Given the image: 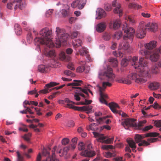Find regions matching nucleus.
I'll return each mask as SVG.
<instances>
[{
	"label": "nucleus",
	"instance_id": "ea45409f",
	"mask_svg": "<svg viewBox=\"0 0 161 161\" xmlns=\"http://www.w3.org/2000/svg\"><path fill=\"white\" fill-rule=\"evenodd\" d=\"M64 74L68 76H70L71 77H74L75 76L74 74L71 71L69 70L64 71Z\"/></svg>",
	"mask_w": 161,
	"mask_h": 161
},
{
	"label": "nucleus",
	"instance_id": "774afa93",
	"mask_svg": "<svg viewBox=\"0 0 161 161\" xmlns=\"http://www.w3.org/2000/svg\"><path fill=\"white\" fill-rule=\"evenodd\" d=\"M155 125L158 127H161V120H159L156 122Z\"/></svg>",
	"mask_w": 161,
	"mask_h": 161
},
{
	"label": "nucleus",
	"instance_id": "72a5a7b5",
	"mask_svg": "<svg viewBox=\"0 0 161 161\" xmlns=\"http://www.w3.org/2000/svg\"><path fill=\"white\" fill-rule=\"evenodd\" d=\"M80 54L82 56H84L85 54H86L88 53L86 48L85 47H82L81 49L79 50Z\"/></svg>",
	"mask_w": 161,
	"mask_h": 161
},
{
	"label": "nucleus",
	"instance_id": "f03ea898",
	"mask_svg": "<svg viewBox=\"0 0 161 161\" xmlns=\"http://www.w3.org/2000/svg\"><path fill=\"white\" fill-rule=\"evenodd\" d=\"M52 31L47 28L41 30L39 33V37H36L34 42L36 45H45L49 48L54 46V44L51 38Z\"/></svg>",
	"mask_w": 161,
	"mask_h": 161
},
{
	"label": "nucleus",
	"instance_id": "c85d7f7f",
	"mask_svg": "<svg viewBox=\"0 0 161 161\" xmlns=\"http://www.w3.org/2000/svg\"><path fill=\"white\" fill-rule=\"evenodd\" d=\"M159 86V83L157 82H154L151 83L149 85V87L152 90H154L158 89Z\"/></svg>",
	"mask_w": 161,
	"mask_h": 161
},
{
	"label": "nucleus",
	"instance_id": "c756f323",
	"mask_svg": "<svg viewBox=\"0 0 161 161\" xmlns=\"http://www.w3.org/2000/svg\"><path fill=\"white\" fill-rule=\"evenodd\" d=\"M109 62L111 63L112 66L114 67H116L118 66V61L115 58H111L109 59Z\"/></svg>",
	"mask_w": 161,
	"mask_h": 161
},
{
	"label": "nucleus",
	"instance_id": "4be33fe9",
	"mask_svg": "<svg viewBox=\"0 0 161 161\" xmlns=\"http://www.w3.org/2000/svg\"><path fill=\"white\" fill-rule=\"evenodd\" d=\"M97 14L98 15V17L96 18L97 19H100L101 18L106 16V14L105 11L102 9L98 8L97 11Z\"/></svg>",
	"mask_w": 161,
	"mask_h": 161
},
{
	"label": "nucleus",
	"instance_id": "13d9d810",
	"mask_svg": "<svg viewBox=\"0 0 161 161\" xmlns=\"http://www.w3.org/2000/svg\"><path fill=\"white\" fill-rule=\"evenodd\" d=\"M70 103H68L66 104H64V107H67L69 108H72L74 109L75 106H73L72 104Z\"/></svg>",
	"mask_w": 161,
	"mask_h": 161
},
{
	"label": "nucleus",
	"instance_id": "a18cd8bd",
	"mask_svg": "<svg viewBox=\"0 0 161 161\" xmlns=\"http://www.w3.org/2000/svg\"><path fill=\"white\" fill-rule=\"evenodd\" d=\"M122 36V33L121 32H116L114 35V38L119 39Z\"/></svg>",
	"mask_w": 161,
	"mask_h": 161
},
{
	"label": "nucleus",
	"instance_id": "9b49d317",
	"mask_svg": "<svg viewBox=\"0 0 161 161\" xmlns=\"http://www.w3.org/2000/svg\"><path fill=\"white\" fill-rule=\"evenodd\" d=\"M125 34L123 36V38L124 40H127L129 39L131 42L133 40L135 30L131 27H127L123 29Z\"/></svg>",
	"mask_w": 161,
	"mask_h": 161
},
{
	"label": "nucleus",
	"instance_id": "e433bc0d",
	"mask_svg": "<svg viewBox=\"0 0 161 161\" xmlns=\"http://www.w3.org/2000/svg\"><path fill=\"white\" fill-rule=\"evenodd\" d=\"M46 54L47 56L51 58L54 57L56 55L55 51L53 50L49 51L47 53H46Z\"/></svg>",
	"mask_w": 161,
	"mask_h": 161
},
{
	"label": "nucleus",
	"instance_id": "c03bdc74",
	"mask_svg": "<svg viewBox=\"0 0 161 161\" xmlns=\"http://www.w3.org/2000/svg\"><path fill=\"white\" fill-rule=\"evenodd\" d=\"M151 72L155 74H157L158 71V67L155 66H153L151 70Z\"/></svg>",
	"mask_w": 161,
	"mask_h": 161
},
{
	"label": "nucleus",
	"instance_id": "3c124183",
	"mask_svg": "<svg viewBox=\"0 0 161 161\" xmlns=\"http://www.w3.org/2000/svg\"><path fill=\"white\" fill-rule=\"evenodd\" d=\"M126 19L128 20H129L130 23L131 24H134L135 22V19L130 16H128L126 18Z\"/></svg>",
	"mask_w": 161,
	"mask_h": 161
},
{
	"label": "nucleus",
	"instance_id": "7ed1b4c3",
	"mask_svg": "<svg viewBox=\"0 0 161 161\" xmlns=\"http://www.w3.org/2000/svg\"><path fill=\"white\" fill-rule=\"evenodd\" d=\"M151 53V52L147 50H141L139 53L145 56L146 58H149L153 62H156L160 57L159 53L161 54V45L158 48L153 51L152 53Z\"/></svg>",
	"mask_w": 161,
	"mask_h": 161
},
{
	"label": "nucleus",
	"instance_id": "603ef678",
	"mask_svg": "<svg viewBox=\"0 0 161 161\" xmlns=\"http://www.w3.org/2000/svg\"><path fill=\"white\" fill-rule=\"evenodd\" d=\"M137 4L135 3H131L128 5V7L130 8L136 9Z\"/></svg>",
	"mask_w": 161,
	"mask_h": 161
},
{
	"label": "nucleus",
	"instance_id": "cd10ccee",
	"mask_svg": "<svg viewBox=\"0 0 161 161\" xmlns=\"http://www.w3.org/2000/svg\"><path fill=\"white\" fill-rule=\"evenodd\" d=\"M60 58L62 60H65L69 61L70 60V58L69 56H66L64 52H61L59 54Z\"/></svg>",
	"mask_w": 161,
	"mask_h": 161
},
{
	"label": "nucleus",
	"instance_id": "b1692460",
	"mask_svg": "<svg viewBox=\"0 0 161 161\" xmlns=\"http://www.w3.org/2000/svg\"><path fill=\"white\" fill-rule=\"evenodd\" d=\"M129 48V45L127 42H122L119 45V49L127 50Z\"/></svg>",
	"mask_w": 161,
	"mask_h": 161
},
{
	"label": "nucleus",
	"instance_id": "e2e57ef3",
	"mask_svg": "<svg viewBox=\"0 0 161 161\" xmlns=\"http://www.w3.org/2000/svg\"><path fill=\"white\" fill-rule=\"evenodd\" d=\"M108 117V116H105L103 117H100L98 119H96V120L97 122L100 123L101 122H102L104 120L107 118Z\"/></svg>",
	"mask_w": 161,
	"mask_h": 161
},
{
	"label": "nucleus",
	"instance_id": "37998d69",
	"mask_svg": "<svg viewBox=\"0 0 161 161\" xmlns=\"http://www.w3.org/2000/svg\"><path fill=\"white\" fill-rule=\"evenodd\" d=\"M129 60L128 59L124 58L123 59L121 62V64L123 67H126L128 64Z\"/></svg>",
	"mask_w": 161,
	"mask_h": 161
},
{
	"label": "nucleus",
	"instance_id": "864d4df0",
	"mask_svg": "<svg viewBox=\"0 0 161 161\" xmlns=\"http://www.w3.org/2000/svg\"><path fill=\"white\" fill-rule=\"evenodd\" d=\"M104 8L107 11H110L112 9L111 6L109 4H105L104 6Z\"/></svg>",
	"mask_w": 161,
	"mask_h": 161
},
{
	"label": "nucleus",
	"instance_id": "58836bf2",
	"mask_svg": "<svg viewBox=\"0 0 161 161\" xmlns=\"http://www.w3.org/2000/svg\"><path fill=\"white\" fill-rule=\"evenodd\" d=\"M159 135L158 133L157 132H150L146 134V137H156Z\"/></svg>",
	"mask_w": 161,
	"mask_h": 161
},
{
	"label": "nucleus",
	"instance_id": "c9c22d12",
	"mask_svg": "<svg viewBox=\"0 0 161 161\" xmlns=\"http://www.w3.org/2000/svg\"><path fill=\"white\" fill-rule=\"evenodd\" d=\"M88 130H95L97 129V125L95 123H92L88 127H87Z\"/></svg>",
	"mask_w": 161,
	"mask_h": 161
},
{
	"label": "nucleus",
	"instance_id": "a19ab883",
	"mask_svg": "<svg viewBox=\"0 0 161 161\" xmlns=\"http://www.w3.org/2000/svg\"><path fill=\"white\" fill-rule=\"evenodd\" d=\"M113 54L115 56L122 58L123 56V53L120 52H117L116 51L113 52Z\"/></svg>",
	"mask_w": 161,
	"mask_h": 161
},
{
	"label": "nucleus",
	"instance_id": "49530a36",
	"mask_svg": "<svg viewBox=\"0 0 161 161\" xmlns=\"http://www.w3.org/2000/svg\"><path fill=\"white\" fill-rule=\"evenodd\" d=\"M78 148L79 150H83L85 149L84 144L82 142L79 143L78 145Z\"/></svg>",
	"mask_w": 161,
	"mask_h": 161
},
{
	"label": "nucleus",
	"instance_id": "f8f14e48",
	"mask_svg": "<svg viewBox=\"0 0 161 161\" xmlns=\"http://www.w3.org/2000/svg\"><path fill=\"white\" fill-rule=\"evenodd\" d=\"M145 22L142 21L140 23L138 29L136 32V36L137 37L142 38L145 36L146 29H145Z\"/></svg>",
	"mask_w": 161,
	"mask_h": 161
},
{
	"label": "nucleus",
	"instance_id": "a878e982",
	"mask_svg": "<svg viewBox=\"0 0 161 161\" xmlns=\"http://www.w3.org/2000/svg\"><path fill=\"white\" fill-rule=\"evenodd\" d=\"M72 44L74 47H77L81 46L82 41L80 39L75 40L72 41Z\"/></svg>",
	"mask_w": 161,
	"mask_h": 161
},
{
	"label": "nucleus",
	"instance_id": "4c0bfd02",
	"mask_svg": "<svg viewBox=\"0 0 161 161\" xmlns=\"http://www.w3.org/2000/svg\"><path fill=\"white\" fill-rule=\"evenodd\" d=\"M146 122L147 121L145 120L140 121L138 125H137L136 129L141 130L142 129L141 127L143 126V124L146 123Z\"/></svg>",
	"mask_w": 161,
	"mask_h": 161
},
{
	"label": "nucleus",
	"instance_id": "412c9836",
	"mask_svg": "<svg viewBox=\"0 0 161 161\" xmlns=\"http://www.w3.org/2000/svg\"><path fill=\"white\" fill-rule=\"evenodd\" d=\"M106 25L104 22H101L98 24L96 27V31L99 32H101L104 31Z\"/></svg>",
	"mask_w": 161,
	"mask_h": 161
},
{
	"label": "nucleus",
	"instance_id": "bf43d9fd",
	"mask_svg": "<svg viewBox=\"0 0 161 161\" xmlns=\"http://www.w3.org/2000/svg\"><path fill=\"white\" fill-rule=\"evenodd\" d=\"M69 142V140L67 138L63 139L62 141V143L63 145H65L68 144Z\"/></svg>",
	"mask_w": 161,
	"mask_h": 161
},
{
	"label": "nucleus",
	"instance_id": "39448f33",
	"mask_svg": "<svg viewBox=\"0 0 161 161\" xmlns=\"http://www.w3.org/2000/svg\"><path fill=\"white\" fill-rule=\"evenodd\" d=\"M56 43L57 45L60 46L62 43L64 42L67 41L69 35L65 33L64 30L58 27H56Z\"/></svg>",
	"mask_w": 161,
	"mask_h": 161
},
{
	"label": "nucleus",
	"instance_id": "2eb2a0df",
	"mask_svg": "<svg viewBox=\"0 0 161 161\" xmlns=\"http://www.w3.org/2000/svg\"><path fill=\"white\" fill-rule=\"evenodd\" d=\"M86 2V0H76L72 2L71 6L73 8H77L79 9H81L84 8Z\"/></svg>",
	"mask_w": 161,
	"mask_h": 161
},
{
	"label": "nucleus",
	"instance_id": "f704fd0d",
	"mask_svg": "<svg viewBox=\"0 0 161 161\" xmlns=\"http://www.w3.org/2000/svg\"><path fill=\"white\" fill-rule=\"evenodd\" d=\"M105 157L107 158H110L116 156V154L114 152L111 153L110 152H107L105 153L104 154Z\"/></svg>",
	"mask_w": 161,
	"mask_h": 161
},
{
	"label": "nucleus",
	"instance_id": "2f4dec72",
	"mask_svg": "<svg viewBox=\"0 0 161 161\" xmlns=\"http://www.w3.org/2000/svg\"><path fill=\"white\" fill-rule=\"evenodd\" d=\"M127 142L129 145V146L131 148H136V147L134 141L131 139H127Z\"/></svg>",
	"mask_w": 161,
	"mask_h": 161
},
{
	"label": "nucleus",
	"instance_id": "393cba45",
	"mask_svg": "<svg viewBox=\"0 0 161 161\" xmlns=\"http://www.w3.org/2000/svg\"><path fill=\"white\" fill-rule=\"evenodd\" d=\"M38 68L39 72L42 73H44L47 72L49 68L44 65H40L38 66Z\"/></svg>",
	"mask_w": 161,
	"mask_h": 161
},
{
	"label": "nucleus",
	"instance_id": "1a4fd4ad",
	"mask_svg": "<svg viewBox=\"0 0 161 161\" xmlns=\"http://www.w3.org/2000/svg\"><path fill=\"white\" fill-rule=\"evenodd\" d=\"M57 149L56 146H55L52 150V157L50 156V153L47 149H45L43 152L42 154L44 156H48L46 159L42 161H59V160L55 158V153Z\"/></svg>",
	"mask_w": 161,
	"mask_h": 161
},
{
	"label": "nucleus",
	"instance_id": "7c9ffc66",
	"mask_svg": "<svg viewBox=\"0 0 161 161\" xmlns=\"http://www.w3.org/2000/svg\"><path fill=\"white\" fill-rule=\"evenodd\" d=\"M120 21L119 19L115 20L113 23L114 29L116 30L119 28L120 26Z\"/></svg>",
	"mask_w": 161,
	"mask_h": 161
},
{
	"label": "nucleus",
	"instance_id": "6e6d98bb",
	"mask_svg": "<svg viewBox=\"0 0 161 161\" xmlns=\"http://www.w3.org/2000/svg\"><path fill=\"white\" fill-rule=\"evenodd\" d=\"M153 126L151 125H148L145 126L144 128L142 129L141 130H142L143 131H147L153 128Z\"/></svg>",
	"mask_w": 161,
	"mask_h": 161
},
{
	"label": "nucleus",
	"instance_id": "f3484780",
	"mask_svg": "<svg viewBox=\"0 0 161 161\" xmlns=\"http://www.w3.org/2000/svg\"><path fill=\"white\" fill-rule=\"evenodd\" d=\"M158 28V25L156 23H149L147 24L145 23V29L150 31L155 32L157 31Z\"/></svg>",
	"mask_w": 161,
	"mask_h": 161
},
{
	"label": "nucleus",
	"instance_id": "ddd939ff",
	"mask_svg": "<svg viewBox=\"0 0 161 161\" xmlns=\"http://www.w3.org/2000/svg\"><path fill=\"white\" fill-rule=\"evenodd\" d=\"M92 147V145L91 144H88L87 148L81 152V155L87 157H91L95 156L96 154L95 152L91 150Z\"/></svg>",
	"mask_w": 161,
	"mask_h": 161
},
{
	"label": "nucleus",
	"instance_id": "5701e85b",
	"mask_svg": "<svg viewBox=\"0 0 161 161\" xmlns=\"http://www.w3.org/2000/svg\"><path fill=\"white\" fill-rule=\"evenodd\" d=\"M70 149H71V147L69 146L64 147L63 150L60 149L59 152L56 150V152L57 153H58L60 156H61L63 155H66L68 151Z\"/></svg>",
	"mask_w": 161,
	"mask_h": 161
},
{
	"label": "nucleus",
	"instance_id": "a211bd4d",
	"mask_svg": "<svg viewBox=\"0 0 161 161\" xmlns=\"http://www.w3.org/2000/svg\"><path fill=\"white\" fill-rule=\"evenodd\" d=\"M59 84V83H57L55 82H51L49 84L46 85L45 87V89L40 91L39 93L40 94H45L48 93L49 91H48V89L49 88Z\"/></svg>",
	"mask_w": 161,
	"mask_h": 161
},
{
	"label": "nucleus",
	"instance_id": "6ab92c4d",
	"mask_svg": "<svg viewBox=\"0 0 161 161\" xmlns=\"http://www.w3.org/2000/svg\"><path fill=\"white\" fill-rule=\"evenodd\" d=\"M109 106L111 110L114 113L119 114V115H121V111H119L116 109V108H119V105L117 103H109Z\"/></svg>",
	"mask_w": 161,
	"mask_h": 161
},
{
	"label": "nucleus",
	"instance_id": "4468645a",
	"mask_svg": "<svg viewBox=\"0 0 161 161\" xmlns=\"http://www.w3.org/2000/svg\"><path fill=\"white\" fill-rule=\"evenodd\" d=\"M112 5L114 7H115L114 10V13L115 14H119V16H122L123 12L122 9L121 8V4L116 0L114 1L112 3Z\"/></svg>",
	"mask_w": 161,
	"mask_h": 161
},
{
	"label": "nucleus",
	"instance_id": "680f3d73",
	"mask_svg": "<svg viewBox=\"0 0 161 161\" xmlns=\"http://www.w3.org/2000/svg\"><path fill=\"white\" fill-rule=\"evenodd\" d=\"M103 148L106 150H108L109 149H113L114 147L111 145H105L103 146Z\"/></svg>",
	"mask_w": 161,
	"mask_h": 161
},
{
	"label": "nucleus",
	"instance_id": "423d86ee",
	"mask_svg": "<svg viewBox=\"0 0 161 161\" xmlns=\"http://www.w3.org/2000/svg\"><path fill=\"white\" fill-rule=\"evenodd\" d=\"M111 85V84L109 82H103L102 87L99 86H97L99 88V91L100 92V101L101 103L105 104H107V102L105 98H107L108 96L106 94L104 93L103 92L105 91L107 86H110Z\"/></svg>",
	"mask_w": 161,
	"mask_h": 161
},
{
	"label": "nucleus",
	"instance_id": "0eeeda50",
	"mask_svg": "<svg viewBox=\"0 0 161 161\" xmlns=\"http://www.w3.org/2000/svg\"><path fill=\"white\" fill-rule=\"evenodd\" d=\"M99 77L101 80H104L106 78V80H107L108 81H111L114 80L115 76L113 73L112 68L108 67L106 71L103 74H99Z\"/></svg>",
	"mask_w": 161,
	"mask_h": 161
},
{
	"label": "nucleus",
	"instance_id": "8fccbe9b",
	"mask_svg": "<svg viewBox=\"0 0 161 161\" xmlns=\"http://www.w3.org/2000/svg\"><path fill=\"white\" fill-rule=\"evenodd\" d=\"M85 69L84 66L81 65L78 67L76 69L77 71L79 72H82L84 71Z\"/></svg>",
	"mask_w": 161,
	"mask_h": 161
},
{
	"label": "nucleus",
	"instance_id": "0e129e2a",
	"mask_svg": "<svg viewBox=\"0 0 161 161\" xmlns=\"http://www.w3.org/2000/svg\"><path fill=\"white\" fill-rule=\"evenodd\" d=\"M78 35V32L77 31H74L71 34V38L72 39L74 38L77 37Z\"/></svg>",
	"mask_w": 161,
	"mask_h": 161
},
{
	"label": "nucleus",
	"instance_id": "6e6552de",
	"mask_svg": "<svg viewBox=\"0 0 161 161\" xmlns=\"http://www.w3.org/2000/svg\"><path fill=\"white\" fill-rule=\"evenodd\" d=\"M21 0H10V2L7 5V8L9 9H12L13 8L15 10L18 8L22 9L24 5L21 4Z\"/></svg>",
	"mask_w": 161,
	"mask_h": 161
},
{
	"label": "nucleus",
	"instance_id": "4d7b16f0",
	"mask_svg": "<svg viewBox=\"0 0 161 161\" xmlns=\"http://www.w3.org/2000/svg\"><path fill=\"white\" fill-rule=\"evenodd\" d=\"M83 111H87L91 110L92 109V106H83Z\"/></svg>",
	"mask_w": 161,
	"mask_h": 161
},
{
	"label": "nucleus",
	"instance_id": "052dcab7",
	"mask_svg": "<svg viewBox=\"0 0 161 161\" xmlns=\"http://www.w3.org/2000/svg\"><path fill=\"white\" fill-rule=\"evenodd\" d=\"M103 38L105 40H108L110 38V36L109 34H105L103 36Z\"/></svg>",
	"mask_w": 161,
	"mask_h": 161
},
{
	"label": "nucleus",
	"instance_id": "5fc2aeb1",
	"mask_svg": "<svg viewBox=\"0 0 161 161\" xmlns=\"http://www.w3.org/2000/svg\"><path fill=\"white\" fill-rule=\"evenodd\" d=\"M31 133H29L27 134H25L23 138L25 140L27 141H28L30 140V137L31 136Z\"/></svg>",
	"mask_w": 161,
	"mask_h": 161
},
{
	"label": "nucleus",
	"instance_id": "338daca9",
	"mask_svg": "<svg viewBox=\"0 0 161 161\" xmlns=\"http://www.w3.org/2000/svg\"><path fill=\"white\" fill-rule=\"evenodd\" d=\"M74 122L72 120L69 121L68 124V126L69 127H73L74 126Z\"/></svg>",
	"mask_w": 161,
	"mask_h": 161
},
{
	"label": "nucleus",
	"instance_id": "09e8293b",
	"mask_svg": "<svg viewBox=\"0 0 161 161\" xmlns=\"http://www.w3.org/2000/svg\"><path fill=\"white\" fill-rule=\"evenodd\" d=\"M17 154V161H23V157L20 154L19 151L16 152Z\"/></svg>",
	"mask_w": 161,
	"mask_h": 161
},
{
	"label": "nucleus",
	"instance_id": "9d476101",
	"mask_svg": "<svg viewBox=\"0 0 161 161\" xmlns=\"http://www.w3.org/2000/svg\"><path fill=\"white\" fill-rule=\"evenodd\" d=\"M136 120L133 119L127 118L123 120L121 124L126 129H128L129 127H134L136 129L137 124L135 122Z\"/></svg>",
	"mask_w": 161,
	"mask_h": 161
},
{
	"label": "nucleus",
	"instance_id": "20e7f679",
	"mask_svg": "<svg viewBox=\"0 0 161 161\" xmlns=\"http://www.w3.org/2000/svg\"><path fill=\"white\" fill-rule=\"evenodd\" d=\"M73 82L69 83L67 84V86H71L73 88L76 89V91L78 92V94L83 97H89V94L87 90L86 89H82L80 87H75L80 85L82 84V81L81 80H74Z\"/></svg>",
	"mask_w": 161,
	"mask_h": 161
},
{
	"label": "nucleus",
	"instance_id": "dca6fc26",
	"mask_svg": "<svg viewBox=\"0 0 161 161\" xmlns=\"http://www.w3.org/2000/svg\"><path fill=\"white\" fill-rule=\"evenodd\" d=\"M135 141L136 143H139L138 146H147L150 144L147 142L145 140L142 141L141 135L139 134H136L135 136Z\"/></svg>",
	"mask_w": 161,
	"mask_h": 161
},
{
	"label": "nucleus",
	"instance_id": "f257e3e1",
	"mask_svg": "<svg viewBox=\"0 0 161 161\" xmlns=\"http://www.w3.org/2000/svg\"><path fill=\"white\" fill-rule=\"evenodd\" d=\"M132 66L136 69V73H132L128 75L127 78H121L118 79L117 81L119 83L130 84L131 83L130 80H134L137 83L142 84L146 82L147 80L143 77L149 78L151 76L150 72L147 67V62L142 57L139 59V62L138 57L134 56L132 58Z\"/></svg>",
	"mask_w": 161,
	"mask_h": 161
},
{
	"label": "nucleus",
	"instance_id": "de8ad7c7",
	"mask_svg": "<svg viewBox=\"0 0 161 161\" xmlns=\"http://www.w3.org/2000/svg\"><path fill=\"white\" fill-rule=\"evenodd\" d=\"M27 42L30 43L32 42V35L31 33H29L27 35Z\"/></svg>",
	"mask_w": 161,
	"mask_h": 161
},
{
	"label": "nucleus",
	"instance_id": "69168bd1",
	"mask_svg": "<svg viewBox=\"0 0 161 161\" xmlns=\"http://www.w3.org/2000/svg\"><path fill=\"white\" fill-rule=\"evenodd\" d=\"M158 139L157 138H150L147 139V141L150 142H153L157 141Z\"/></svg>",
	"mask_w": 161,
	"mask_h": 161
},
{
	"label": "nucleus",
	"instance_id": "473e14b6",
	"mask_svg": "<svg viewBox=\"0 0 161 161\" xmlns=\"http://www.w3.org/2000/svg\"><path fill=\"white\" fill-rule=\"evenodd\" d=\"M77 138L76 137H74L73 138L71 141L72 143L70 146L71 147V150H73L75 149L76 147Z\"/></svg>",
	"mask_w": 161,
	"mask_h": 161
},
{
	"label": "nucleus",
	"instance_id": "79ce46f5",
	"mask_svg": "<svg viewBox=\"0 0 161 161\" xmlns=\"http://www.w3.org/2000/svg\"><path fill=\"white\" fill-rule=\"evenodd\" d=\"M114 140V137L111 138H108L107 139H104V142L105 143L107 144H111L113 142Z\"/></svg>",
	"mask_w": 161,
	"mask_h": 161
},
{
	"label": "nucleus",
	"instance_id": "aec40b11",
	"mask_svg": "<svg viewBox=\"0 0 161 161\" xmlns=\"http://www.w3.org/2000/svg\"><path fill=\"white\" fill-rule=\"evenodd\" d=\"M157 43V42L156 41H153L147 43L145 45V47L147 50H145L151 52V50L156 47Z\"/></svg>",
	"mask_w": 161,
	"mask_h": 161
},
{
	"label": "nucleus",
	"instance_id": "bb28decb",
	"mask_svg": "<svg viewBox=\"0 0 161 161\" xmlns=\"http://www.w3.org/2000/svg\"><path fill=\"white\" fill-rule=\"evenodd\" d=\"M92 133L94 137L98 138V139H97L98 141H99L100 140H103L107 138V137L106 136H104L103 135V134H100L95 132H93Z\"/></svg>",
	"mask_w": 161,
	"mask_h": 161
}]
</instances>
